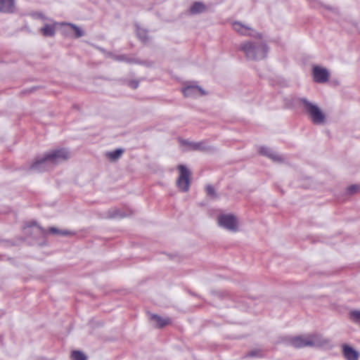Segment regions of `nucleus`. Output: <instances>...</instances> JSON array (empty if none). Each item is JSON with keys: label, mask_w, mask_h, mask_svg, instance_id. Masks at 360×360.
I'll use <instances>...</instances> for the list:
<instances>
[{"label": "nucleus", "mask_w": 360, "mask_h": 360, "mask_svg": "<svg viewBox=\"0 0 360 360\" xmlns=\"http://www.w3.org/2000/svg\"><path fill=\"white\" fill-rule=\"evenodd\" d=\"M72 360H87L86 356L81 351L75 350L72 352Z\"/></svg>", "instance_id": "obj_22"}, {"label": "nucleus", "mask_w": 360, "mask_h": 360, "mask_svg": "<svg viewBox=\"0 0 360 360\" xmlns=\"http://www.w3.org/2000/svg\"><path fill=\"white\" fill-rule=\"evenodd\" d=\"M207 194L212 198H217V193L214 188L212 185H207L206 186Z\"/></svg>", "instance_id": "obj_24"}, {"label": "nucleus", "mask_w": 360, "mask_h": 360, "mask_svg": "<svg viewBox=\"0 0 360 360\" xmlns=\"http://www.w3.org/2000/svg\"><path fill=\"white\" fill-rule=\"evenodd\" d=\"M262 356V352L260 350H257V349L252 350L247 354V356H249V357H255V356Z\"/></svg>", "instance_id": "obj_27"}, {"label": "nucleus", "mask_w": 360, "mask_h": 360, "mask_svg": "<svg viewBox=\"0 0 360 360\" xmlns=\"http://www.w3.org/2000/svg\"><path fill=\"white\" fill-rule=\"evenodd\" d=\"M179 176L176 180V186L182 192H187L189 190L191 184V173L187 167L183 165L178 166Z\"/></svg>", "instance_id": "obj_5"}, {"label": "nucleus", "mask_w": 360, "mask_h": 360, "mask_svg": "<svg viewBox=\"0 0 360 360\" xmlns=\"http://www.w3.org/2000/svg\"><path fill=\"white\" fill-rule=\"evenodd\" d=\"M136 34L143 43L146 44L149 41L150 38L148 36L147 30L138 27L136 30Z\"/></svg>", "instance_id": "obj_19"}, {"label": "nucleus", "mask_w": 360, "mask_h": 360, "mask_svg": "<svg viewBox=\"0 0 360 360\" xmlns=\"http://www.w3.org/2000/svg\"><path fill=\"white\" fill-rule=\"evenodd\" d=\"M206 6L201 1H195L190 7L189 11L191 14L195 15L206 11Z\"/></svg>", "instance_id": "obj_15"}, {"label": "nucleus", "mask_w": 360, "mask_h": 360, "mask_svg": "<svg viewBox=\"0 0 360 360\" xmlns=\"http://www.w3.org/2000/svg\"><path fill=\"white\" fill-rule=\"evenodd\" d=\"M343 355L347 360H358L359 354L352 347L343 345Z\"/></svg>", "instance_id": "obj_13"}, {"label": "nucleus", "mask_w": 360, "mask_h": 360, "mask_svg": "<svg viewBox=\"0 0 360 360\" xmlns=\"http://www.w3.org/2000/svg\"><path fill=\"white\" fill-rule=\"evenodd\" d=\"M359 191V186L358 185H351L347 188V193L348 194H354Z\"/></svg>", "instance_id": "obj_25"}, {"label": "nucleus", "mask_w": 360, "mask_h": 360, "mask_svg": "<svg viewBox=\"0 0 360 360\" xmlns=\"http://www.w3.org/2000/svg\"><path fill=\"white\" fill-rule=\"evenodd\" d=\"M15 11L14 0H0V13H11Z\"/></svg>", "instance_id": "obj_12"}, {"label": "nucleus", "mask_w": 360, "mask_h": 360, "mask_svg": "<svg viewBox=\"0 0 360 360\" xmlns=\"http://www.w3.org/2000/svg\"><path fill=\"white\" fill-rule=\"evenodd\" d=\"M62 25H65L70 26L75 32V37L77 38L82 37L84 34V31L80 27H79L78 26H77L75 24H72L70 22H64V23H62Z\"/></svg>", "instance_id": "obj_21"}, {"label": "nucleus", "mask_w": 360, "mask_h": 360, "mask_svg": "<svg viewBox=\"0 0 360 360\" xmlns=\"http://www.w3.org/2000/svg\"><path fill=\"white\" fill-rule=\"evenodd\" d=\"M329 72L324 68L319 66H314L313 68L314 80L317 83H325L329 79Z\"/></svg>", "instance_id": "obj_7"}, {"label": "nucleus", "mask_w": 360, "mask_h": 360, "mask_svg": "<svg viewBox=\"0 0 360 360\" xmlns=\"http://www.w3.org/2000/svg\"><path fill=\"white\" fill-rule=\"evenodd\" d=\"M49 233L56 235H61V236H72L74 235V233L68 230H60L56 227H51L49 229Z\"/></svg>", "instance_id": "obj_20"}, {"label": "nucleus", "mask_w": 360, "mask_h": 360, "mask_svg": "<svg viewBox=\"0 0 360 360\" xmlns=\"http://www.w3.org/2000/svg\"><path fill=\"white\" fill-rule=\"evenodd\" d=\"M189 146L193 150H200L202 152H212L214 150V147L208 146L207 142L205 141L189 143Z\"/></svg>", "instance_id": "obj_11"}, {"label": "nucleus", "mask_w": 360, "mask_h": 360, "mask_svg": "<svg viewBox=\"0 0 360 360\" xmlns=\"http://www.w3.org/2000/svg\"><path fill=\"white\" fill-rule=\"evenodd\" d=\"M300 102L304 106L314 124H322L325 122L326 116L316 104L311 103L305 98H300Z\"/></svg>", "instance_id": "obj_4"}, {"label": "nucleus", "mask_w": 360, "mask_h": 360, "mask_svg": "<svg viewBox=\"0 0 360 360\" xmlns=\"http://www.w3.org/2000/svg\"><path fill=\"white\" fill-rule=\"evenodd\" d=\"M259 152L263 155L267 156L274 161H280L281 160V158L279 157V155L278 154L275 153L269 148L262 146L260 148Z\"/></svg>", "instance_id": "obj_16"}, {"label": "nucleus", "mask_w": 360, "mask_h": 360, "mask_svg": "<svg viewBox=\"0 0 360 360\" xmlns=\"http://www.w3.org/2000/svg\"><path fill=\"white\" fill-rule=\"evenodd\" d=\"M218 224L220 226L231 231H238L236 217L231 214H221L218 217Z\"/></svg>", "instance_id": "obj_6"}, {"label": "nucleus", "mask_w": 360, "mask_h": 360, "mask_svg": "<svg viewBox=\"0 0 360 360\" xmlns=\"http://www.w3.org/2000/svg\"><path fill=\"white\" fill-rule=\"evenodd\" d=\"M116 215H117V210H114L113 211V214H109V217L110 218H114V217H116Z\"/></svg>", "instance_id": "obj_29"}, {"label": "nucleus", "mask_w": 360, "mask_h": 360, "mask_svg": "<svg viewBox=\"0 0 360 360\" xmlns=\"http://www.w3.org/2000/svg\"><path fill=\"white\" fill-rule=\"evenodd\" d=\"M39 17L42 19H45V17L42 14H39Z\"/></svg>", "instance_id": "obj_31"}, {"label": "nucleus", "mask_w": 360, "mask_h": 360, "mask_svg": "<svg viewBox=\"0 0 360 360\" xmlns=\"http://www.w3.org/2000/svg\"><path fill=\"white\" fill-rule=\"evenodd\" d=\"M40 32L44 37H53L56 34V27L54 25L46 24L40 29Z\"/></svg>", "instance_id": "obj_17"}, {"label": "nucleus", "mask_w": 360, "mask_h": 360, "mask_svg": "<svg viewBox=\"0 0 360 360\" xmlns=\"http://www.w3.org/2000/svg\"><path fill=\"white\" fill-rule=\"evenodd\" d=\"M239 49L245 54L248 59L259 60L266 57L269 48L262 41H247L240 45Z\"/></svg>", "instance_id": "obj_2"}, {"label": "nucleus", "mask_w": 360, "mask_h": 360, "mask_svg": "<svg viewBox=\"0 0 360 360\" xmlns=\"http://www.w3.org/2000/svg\"><path fill=\"white\" fill-rule=\"evenodd\" d=\"M328 343L319 334L298 335L289 338V344L295 348L320 347Z\"/></svg>", "instance_id": "obj_3"}, {"label": "nucleus", "mask_w": 360, "mask_h": 360, "mask_svg": "<svg viewBox=\"0 0 360 360\" xmlns=\"http://www.w3.org/2000/svg\"><path fill=\"white\" fill-rule=\"evenodd\" d=\"M139 81H136V80H132V81H130V82H129V86L131 88L134 89H137V88H138V86H139Z\"/></svg>", "instance_id": "obj_28"}, {"label": "nucleus", "mask_w": 360, "mask_h": 360, "mask_svg": "<svg viewBox=\"0 0 360 360\" xmlns=\"http://www.w3.org/2000/svg\"><path fill=\"white\" fill-rule=\"evenodd\" d=\"M233 30L239 34L245 36H254L253 30L246 25H243L239 22H235L233 24Z\"/></svg>", "instance_id": "obj_10"}, {"label": "nucleus", "mask_w": 360, "mask_h": 360, "mask_svg": "<svg viewBox=\"0 0 360 360\" xmlns=\"http://www.w3.org/2000/svg\"><path fill=\"white\" fill-rule=\"evenodd\" d=\"M70 158L69 152L65 148L51 150L41 157L37 158L29 169L33 172H42L49 170L62 161Z\"/></svg>", "instance_id": "obj_1"}, {"label": "nucleus", "mask_w": 360, "mask_h": 360, "mask_svg": "<svg viewBox=\"0 0 360 360\" xmlns=\"http://www.w3.org/2000/svg\"><path fill=\"white\" fill-rule=\"evenodd\" d=\"M112 58L119 62H125L129 64L140 63L138 59L126 54L112 55Z\"/></svg>", "instance_id": "obj_14"}, {"label": "nucleus", "mask_w": 360, "mask_h": 360, "mask_svg": "<svg viewBox=\"0 0 360 360\" xmlns=\"http://www.w3.org/2000/svg\"><path fill=\"white\" fill-rule=\"evenodd\" d=\"M350 315L354 322L360 324V311H351Z\"/></svg>", "instance_id": "obj_23"}, {"label": "nucleus", "mask_w": 360, "mask_h": 360, "mask_svg": "<svg viewBox=\"0 0 360 360\" xmlns=\"http://www.w3.org/2000/svg\"><path fill=\"white\" fill-rule=\"evenodd\" d=\"M182 91L186 97H198L206 94L201 87L195 85L187 86Z\"/></svg>", "instance_id": "obj_8"}, {"label": "nucleus", "mask_w": 360, "mask_h": 360, "mask_svg": "<svg viewBox=\"0 0 360 360\" xmlns=\"http://www.w3.org/2000/svg\"><path fill=\"white\" fill-rule=\"evenodd\" d=\"M189 143H191V142L188 141V140L183 141V144L184 145L189 146Z\"/></svg>", "instance_id": "obj_30"}, {"label": "nucleus", "mask_w": 360, "mask_h": 360, "mask_svg": "<svg viewBox=\"0 0 360 360\" xmlns=\"http://www.w3.org/2000/svg\"><path fill=\"white\" fill-rule=\"evenodd\" d=\"M150 319L155 322V328H162L172 323V320L169 317H162L158 314H150Z\"/></svg>", "instance_id": "obj_9"}, {"label": "nucleus", "mask_w": 360, "mask_h": 360, "mask_svg": "<svg viewBox=\"0 0 360 360\" xmlns=\"http://www.w3.org/2000/svg\"><path fill=\"white\" fill-rule=\"evenodd\" d=\"M36 226L39 231H40L41 233H45V230L44 229H42L40 226H38L37 224V222L36 221H32V222H30L29 224H27L25 227V229H28L30 228H31L32 226Z\"/></svg>", "instance_id": "obj_26"}, {"label": "nucleus", "mask_w": 360, "mask_h": 360, "mask_svg": "<svg viewBox=\"0 0 360 360\" xmlns=\"http://www.w3.org/2000/svg\"><path fill=\"white\" fill-rule=\"evenodd\" d=\"M123 153V149L117 148L115 150L107 152L105 155L111 160H117L121 157Z\"/></svg>", "instance_id": "obj_18"}]
</instances>
